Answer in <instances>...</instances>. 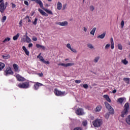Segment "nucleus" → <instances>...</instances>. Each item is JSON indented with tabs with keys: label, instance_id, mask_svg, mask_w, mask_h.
Segmentation results:
<instances>
[{
	"label": "nucleus",
	"instance_id": "36",
	"mask_svg": "<svg viewBox=\"0 0 130 130\" xmlns=\"http://www.w3.org/2000/svg\"><path fill=\"white\" fill-rule=\"evenodd\" d=\"M37 21H38V18L36 17L35 18L34 21L32 22L33 25H37Z\"/></svg>",
	"mask_w": 130,
	"mask_h": 130
},
{
	"label": "nucleus",
	"instance_id": "57",
	"mask_svg": "<svg viewBox=\"0 0 130 130\" xmlns=\"http://www.w3.org/2000/svg\"><path fill=\"white\" fill-rule=\"evenodd\" d=\"M44 62L46 63V64H49L50 62L49 61H45L44 60Z\"/></svg>",
	"mask_w": 130,
	"mask_h": 130
},
{
	"label": "nucleus",
	"instance_id": "42",
	"mask_svg": "<svg viewBox=\"0 0 130 130\" xmlns=\"http://www.w3.org/2000/svg\"><path fill=\"white\" fill-rule=\"evenodd\" d=\"M70 50H71V51H72L73 52H74V53H77V50H76V49H74L72 48L70 49Z\"/></svg>",
	"mask_w": 130,
	"mask_h": 130
},
{
	"label": "nucleus",
	"instance_id": "1",
	"mask_svg": "<svg viewBox=\"0 0 130 130\" xmlns=\"http://www.w3.org/2000/svg\"><path fill=\"white\" fill-rule=\"evenodd\" d=\"M31 2H35L37 4L39 5L40 6V8L44 10V11H45L47 14H49V15H53V13H52V11L50 10L46 9L43 7V3H42V1L41 0H30Z\"/></svg>",
	"mask_w": 130,
	"mask_h": 130
},
{
	"label": "nucleus",
	"instance_id": "63",
	"mask_svg": "<svg viewBox=\"0 0 130 130\" xmlns=\"http://www.w3.org/2000/svg\"><path fill=\"white\" fill-rule=\"evenodd\" d=\"M30 22H31V20L30 19V18H29L28 20V22L30 23Z\"/></svg>",
	"mask_w": 130,
	"mask_h": 130
},
{
	"label": "nucleus",
	"instance_id": "38",
	"mask_svg": "<svg viewBox=\"0 0 130 130\" xmlns=\"http://www.w3.org/2000/svg\"><path fill=\"white\" fill-rule=\"evenodd\" d=\"M111 45L110 44H107L105 47V49L107 50L109 49V47H110Z\"/></svg>",
	"mask_w": 130,
	"mask_h": 130
},
{
	"label": "nucleus",
	"instance_id": "27",
	"mask_svg": "<svg viewBox=\"0 0 130 130\" xmlns=\"http://www.w3.org/2000/svg\"><path fill=\"white\" fill-rule=\"evenodd\" d=\"M124 100H125V98H120L118 99V102L121 104L122 102H123V101H124Z\"/></svg>",
	"mask_w": 130,
	"mask_h": 130
},
{
	"label": "nucleus",
	"instance_id": "52",
	"mask_svg": "<svg viewBox=\"0 0 130 130\" xmlns=\"http://www.w3.org/2000/svg\"><path fill=\"white\" fill-rule=\"evenodd\" d=\"M32 40H33V41H37V38L34 37L32 38Z\"/></svg>",
	"mask_w": 130,
	"mask_h": 130
},
{
	"label": "nucleus",
	"instance_id": "34",
	"mask_svg": "<svg viewBox=\"0 0 130 130\" xmlns=\"http://www.w3.org/2000/svg\"><path fill=\"white\" fill-rule=\"evenodd\" d=\"M10 40H11V38H6L3 41V43H5V42H9V41H10Z\"/></svg>",
	"mask_w": 130,
	"mask_h": 130
},
{
	"label": "nucleus",
	"instance_id": "55",
	"mask_svg": "<svg viewBox=\"0 0 130 130\" xmlns=\"http://www.w3.org/2000/svg\"><path fill=\"white\" fill-rule=\"evenodd\" d=\"M33 46V44L32 43H30L28 44V47L30 48V47H32Z\"/></svg>",
	"mask_w": 130,
	"mask_h": 130
},
{
	"label": "nucleus",
	"instance_id": "48",
	"mask_svg": "<svg viewBox=\"0 0 130 130\" xmlns=\"http://www.w3.org/2000/svg\"><path fill=\"white\" fill-rule=\"evenodd\" d=\"M22 23H23V20H21L19 21V27H21V26H22Z\"/></svg>",
	"mask_w": 130,
	"mask_h": 130
},
{
	"label": "nucleus",
	"instance_id": "15",
	"mask_svg": "<svg viewBox=\"0 0 130 130\" xmlns=\"http://www.w3.org/2000/svg\"><path fill=\"white\" fill-rule=\"evenodd\" d=\"M62 8V4L60 2H58L57 4V10H58L59 11H60Z\"/></svg>",
	"mask_w": 130,
	"mask_h": 130
},
{
	"label": "nucleus",
	"instance_id": "49",
	"mask_svg": "<svg viewBox=\"0 0 130 130\" xmlns=\"http://www.w3.org/2000/svg\"><path fill=\"white\" fill-rule=\"evenodd\" d=\"M111 49H114V44H111Z\"/></svg>",
	"mask_w": 130,
	"mask_h": 130
},
{
	"label": "nucleus",
	"instance_id": "41",
	"mask_svg": "<svg viewBox=\"0 0 130 130\" xmlns=\"http://www.w3.org/2000/svg\"><path fill=\"white\" fill-rule=\"evenodd\" d=\"M6 20H7V16H4L3 18H2V22L3 23H4L5 21H6Z\"/></svg>",
	"mask_w": 130,
	"mask_h": 130
},
{
	"label": "nucleus",
	"instance_id": "54",
	"mask_svg": "<svg viewBox=\"0 0 130 130\" xmlns=\"http://www.w3.org/2000/svg\"><path fill=\"white\" fill-rule=\"evenodd\" d=\"M110 40H111V44H114V42H113V38H111Z\"/></svg>",
	"mask_w": 130,
	"mask_h": 130
},
{
	"label": "nucleus",
	"instance_id": "30",
	"mask_svg": "<svg viewBox=\"0 0 130 130\" xmlns=\"http://www.w3.org/2000/svg\"><path fill=\"white\" fill-rule=\"evenodd\" d=\"M87 124H88V121L87 120H84L82 121V125H83V126H87Z\"/></svg>",
	"mask_w": 130,
	"mask_h": 130
},
{
	"label": "nucleus",
	"instance_id": "60",
	"mask_svg": "<svg viewBox=\"0 0 130 130\" xmlns=\"http://www.w3.org/2000/svg\"><path fill=\"white\" fill-rule=\"evenodd\" d=\"M12 6V8H16V5L14 4V3H11Z\"/></svg>",
	"mask_w": 130,
	"mask_h": 130
},
{
	"label": "nucleus",
	"instance_id": "7",
	"mask_svg": "<svg viewBox=\"0 0 130 130\" xmlns=\"http://www.w3.org/2000/svg\"><path fill=\"white\" fill-rule=\"evenodd\" d=\"M54 94L56 95V96H64V95H66V91H60L59 90H58V89H57V88H55L54 89Z\"/></svg>",
	"mask_w": 130,
	"mask_h": 130
},
{
	"label": "nucleus",
	"instance_id": "17",
	"mask_svg": "<svg viewBox=\"0 0 130 130\" xmlns=\"http://www.w3.org/2000/svg\"><path fill=\"white\" fill-rule=\"evenodd\" d=\"M104 98H105V99H106V100H107V101H108V102H109V103H110V102H111V100L110 99V98H109V96L107 94H105L103 95Z\"/></svg>",
	"mask_w": 130,
	"mask_h": 130
},
{
	"label": "nucleus",
	"instance_id": "51",
	"mask_svg": "<svg viewBox=\"0 0 130 130\" xmlns=\"http://www.w3.org/2000/svg\"><path fill=\"white\" fill-rule=\"evenodd\" d=\"M21 42H26V39L25 38H22L21 39Z\"/></svg>",
	"mask_w": 130,
	"mask_h": 130
},
{
	"label": "nucleus",
	"instance_id": "16",
	"mask_svg": "<svg viewBox=\"0 0 130 130\" xmlns=\"http://www.w3.org/2000/svg\"><path fill=\"white\" fill-rule=\"evenodd\" d=\"M101 109H102V107H101V106H97L96 108L94 109V111L95 112H100V111H101Z\"/></svg>",
	"mask_w": 130,
	"mask_h": 130
},
{
	"label": "nucleus",
	"instance_id": "11",
	"mask_svg": "<svg viewBox=\"0 0 130 130\" xmlns=\"http://www.w3.org/2000/svg\"><path fill=\"white\" fill-rule=\"evenodd\" d=\"M77 115H83L84 114V110L82 109L79 108L76 111Z\"/></svg>",
	"mask_w": 130,
	"mask_h": 130
},
{
	"label": "nucleus",
	"instance_id": "21",
	"mask_svg": "<svg viewBox=\"0 0 130 130\" xmlns=\"http://www.w3.org/2000/svg\"><path fill=\"white\" fill-rule=\"evenodd\" d=\"M97 29V28L96 27H93L92 28V29L91 30V31L90 32V35H93V36H94V34H95V32H96V29Z\"/></svg>",
	"mask_w": 130,
	"mask_h": 130
},
{
	"label": "nucleus",
	"instance_id": "35",
	"mask_svg": "<svg viewBox=\"0 0 130 130\" xmlns=\"http://www.w3.org/2000/svg\"><path fill=\"white\" fill-rule=\"evenodd\" d=\"M87 47L90 48V49H93L94 48V46L91 44H88Z\"/></svg>",
	"mask_w": 130,
	"mask_h": 130
},
{
	"label": "nucleus",
	"instance_id": "18",
	"mask_svg": "<svg viewBox=\"0 0 130 130\" xmlns=\"http://www.w3.org/2000/svg\"><path fill=\"white\" fill-rule=\"evenodd\" d=\"M13 68L15 70V71L17 72V73H19V72H20V70H19V68H18V65H17V64H14Z\"/></svg>",
	"mask_w": 130,
	"mask_h": 130
},
{
	"label": "nucleus",
	"instance_id": "12",
	"mask_svg": "<svg viewBox=\"0 0 130 130\" xmlns=\"http://www.w3.org/2000/svg\"><path fill=\"white\" fill-rule=\"evenodd\" d=\"M40 86H43V84L39 82L36 83L34 87V90H37L38 89H39V87H40Z\"/></svg>",
	"mask_w": 130,
	"mask_h": 130
},
{
	"label": "nucleus",
	"instance_id": "53",
	"mask_svg": "<svg viewBox=\"0 0 130 130\" xmlns=\"http://www.w3.org/2000/svg\"><path fill=\"white\" fill-rule=\"evenodd\" d=\"M24 4L26 6H29V3L28 2V1H24Z\"/></svg>",
	"mask_w": 130,
	"mask_h": 130
},
{
	"label": "nucleus",
	"instance_id": "39",
	"mask_svg": "<svg viewBox=\"0 0 130 130\" xmlns=\"http://www.w3.org/2000/svg\"><path fill=\"white\" fill-rule=\"evenodd\" d=\"M58 66H61V67H64V68H67V63H60L58 64Z\"/></svg>",
	"mask_w": 130,
	"mask_h": 130
},
{
	"label": "nucleus",
	"instance_id": "43",
	"mask_svg": "<svg viewBox=\"0 0 130 130\" xmlns=\"http://www.w3.org/2000/svg\"><path fill=\"white\" fill-rule=\"evenodd\" d=\"M82 87L84 88V89H88V84H83Z\"/></svg>",
	"mask_w": 130,
	"mask_h": 130
},
{
	"label": "nucleus",
	"instance_id": "6",
	"mask_svg": "<svg viewBox=\"0 0 130 130\" xmlns=\"http://www.w3.org/2000/svg\"><path fill=\"white\" fill-rule=\"evenodd\" d=\"M8 7V2H6L5 3H1L0 4V12L1 13H5V11H6V9Z\"/></svg>",
	"mask_w": 130,
	"mask_h": 130
},
{
	"label": "nucleus",
	"instance_id": "29",
	"mask_svg": "<svg viewBox=\"0 0 130 130\" xmlns=\"http://www.w3.org/2000/svg\"><path fill=\"white\" fill-rule=\"evenodd\" d=\"M123 81H124V82H125L126 83H127V85H128V84H129V78H123Z\"/></svg>",
	"mask_w": 130,
	"mask_h": 130
},
{
	"label": "nucleus",
	"instance_id": "2",
	"mask_svg": "<svg viewBox=\"0 0 130 130\" xmlns=\"http://www.w3.org/2000/svg\"><path fill=\"white\" fill-rule=\"evenodd\" d=\"M102 123L103 121L100 118H97L92 122V124L95 127H100L102 125Z\"/></svg>",
	"mask_w": 130,
	"mask_h": 130
},
{
	"label": "nucleus",
	"instance_id": "33",
	"mask_svg": "<svg viewBox=\"0 0 130 130\" xmlns=\"http://www.w3.org/2000/svg\"><path fill=\"white\" fill-rule=\"evenodd\" d=\"M74 65H75V63H74V62L66 63L67 68H68V67H72Z\"/></svg>",
	"mask_w": 130,
	"mask_h": 130
},
{
	"label": "nucleus",
	"instance_id": "62",
	"mask_svg": "<svg viewBox=\"0 0 130 130\" xmlns=\"http://www.w3.org/2000/svg\"><path fill=\"white\" fill-rule=\"evenodd\" d=\"M25 19H30L28 16H26Z\"/></svg>",
	"mask_w": 130,
	"mask_h": 130
},
{
	"label": "nucleus",
	"instance_id": "14",
	"mask_svg": "<svg viewBox=\"0 0 130 130\" xmlns=\"http://www.w3.org/2000/svg\"><path fill=\"white\" fill-rule=\"evenodd\" d=\"M22 49H23V51H24L25 54L26 55H27L28 56H29L30 52H29V51H28V49H27V48H26V47H25V46H23L22 47Z\"/></svg>",
	"mask_w": 130,
	"mask_h": 130
},
{
	"label": "nucleus",
	"instance_id": "5",
	"mask_svg": "<svg viewBox=\"0 0 130 130\" xmlns=\"http://www.w3.org/2000/svg\"><path fill=\"white\" fill-rule=\"evenodd\" d=\"M105 105L106 108L109 111L110 114H114V109H113V108L111 107V106L109 104H108V103L105 102Z\"/></svg>",
	"mask_w": 130,
	"mask_h": 130
},
{
	"label": "nucleus",
	"instance_id": "25",
	"mask_svg": "<svg viewBox=\"0 0 130 130\" xmlns=\"http://www.w3.org/2000/svg\"><path fill=\"white\" fill-rule=\"evenodd\" d=\"M106 35V33L104 32L102 35L98 36V38H100V39H103L104 37H105V36Z\"/></svg>",
	"mask_w": 130,
	"mask_h": 130
},
{
	"label": "nucleus",
	"instance_id": "40",
	"mask_svg": "<svg viewBox=\"0 0 130 130\" xmlns=\"http://www.w3.org/2000/svg\"><path fill=\"white\" fill-rule=\"evenodd\" d=\"M66 46H67V48H68V49L71 50L72 48V46L71 45V44H70V43L67 44Z\"/></svg>",
	"mask_w": 130,
	"mask_h": 130
},
{
	"label": "nucleus",
	"instance_id": "26",
	"mask_svg": "<svg viewBox=\"0 0 130 130\" xmlns=\"http://www.w3.org/2000/svg\"><path fill=\"white\" fill-rule=\"evenodd\" d=\"M121 62L125 66H126L128 63V61L126 60V59H124L121 60Z\"/></svg>",
	"mask_w": 130,
	"mask_h": 130
},
{
	"label": "nucleus",
	"instance_id": "61",
	"mask_svg": "<svg viewBox=\"0 0 130 130\" xmlns=\"http://www.w3.org/2000/svg\"><path fill=\"white\" fill-rule=\"evenodd\" d=\"M117 92L116 89H114V90H113L112 93H113V94H115V93Z\"/></svg>",
	"mask_w": 130,
	"mask_h": 130
},
{
	"label": "nucleus",
	"instance_id": "45",
	"mask_svg": "<svg viewBox=\"0 0 130 130\" xmlns=\"http://www.w3.org/2000/svg\"><path fill=\"white\" fill-rule=\"evenodd\" d=\"M121 28H123V27L124 26V21L123 20H122L121 22Z\"/></svg>",
	"mask_w": 130,
	"mask_h": 130
},
{
	"label": "nucleus",
	"instance_id": "32",
	"mask_svg": "<svg viewBox=\"0 0 130 130\" xmlns=\"http://www.w3.org/2000/svg\"><path fill=\"white\" fill-rule=\"evenodd\" d=\"M3 57L4 59H9L10 58V56L9 54L4 55L3 56Z\"/></svg>",
	"mask_w": 130,
	"mask_h": 130
},
{
	"label": "nucleus",
	"instance_id": "56",
	"mask_svg": "<svg viewBox=\"0 0 130 130\" xmlns=\"http://www.w3.org/2000/svg\"><path fill=\"white\" fill-rule=\"evenodd\" d=\"M74 130H82L81 127H76Z\"/></svg>",
	"mask_w": 130,
	"mask_h": 130
},
{
	"label": "nucleus",
	"instance_id": "4",
	"mask_svg": "<svg viewBox=\"0 0 130 130\" xmlns=\"http://www.w3.org/2000/svg\"><path fill=\"white\" fill-rule=\"evenodd\" d=\"M29 82H24L22 83H19L17 84V86L19 87V88H21L22 89H28L29 88Z\"/></svg>",
	"mask_w": 130,
	"mask_h": 130
},
{
	"label": "nucleus",
	"instance_id": "64",
	"mask_svg": "<svg viewBox=\"0 0 130 130\" xmlns=\"http://www.w3.org/2000/svg\"><path fill=\"white\" fill-rule=\"evenodd\" d=\"M47 1H48V2H52V0H47Z\"/></svg>",
	"mask_w": 130,
	"mask_h": 130
},
{
	"label": "nucleus",
	"instance_id": "31",
	"mask_svg": "<svg viewBox=\"0 0 130 130\" xmlns=\"http://www.w3.org/2000/svg\"><path fill=\"white\" fill-rule=\"evenodd\" d=\"M126 122L127 124L130 125V115L128 116V117L126 118Z\"/></svg>",
	"mask_w": 130,
	"mask_h": 130
},
{
	"label": "nucleus",
	"instance_id": "24",
	"mask_svg": "<svg viewBox=\"0 0 130 130\" xmlns=\"http://www.w3.org/2000/svg\"><path fill=\"white\" fill-rule=\"evenodd\" d=\"M36 47H37V48H42V49H45V47L44 46H42L39 44H36Z\"/></svg>",
	"mask_w": 130,
	"mask_h": 130
},
{
	"label": "nucleus",
	"instance_id": "44",
	"mask_svg": "<svg viewBox=\"0 0 130 130\" xmlns=\"http://www.w3.org/2000/svg\"><path fill=\"white\" fill-rule=\"evenodd\" d=\"M67 9V4H64V5H63L62 6V10H64L65 9Z\"/></svg>",
	"mask_w": 130,
	"mask_h": 130
},
{
	"label": "nucleus",
	"instance_id": "37",
	"mask_svg": "<svg viewBox=\"0 0 130 130\" xmlns=\"http://www.w3.org/2000/svg\"><path fill=\"white\" fill-rule=\"evenodd\" d=\"M118 48L119 49V50H122V45L121 44H118Z\"/></svg>",
	"mask_w": 130,
	"mask_h": 130
},
{
	"label": "nucleus",
	"instance_id": "23",
	"mask_svg": "<svg viewBox=\"0 0 130 130\" xmlns=\"http://www.w3.org/2000/svg\"><path fill=\"white\" fill-rule=\"evenodd\" d=\"M19 37H20V34L18 33L16 36H14L13 37V39L14 41H16V40H18V38H19Z\"/></svg>",
	"mask_w": 130,
	"mask_h": 130
},
{
	"label": "nucleus",
	"instance_id": "46",
	"mask_svg": "<svg viewBox=\"0 0 130 130\" xmlns=\"http://www.w3.org/2000/svg\"><path fill=\"white\" fill-rule=\"evenodd\" d=\"M75 82L76 84H80L81 83V81L80 80H75Z\"/></svg>",
	"mask_w": 130,
	"mask_h": 130
},
{
	"label": "nucleus",
	"instance_id": "9",
	"mask_svg": "<svg viewBox=\"0 0 130 130\" xmlns=\"http://www.w3.org/2000/svg\"><path fill=\"white\" fill-rule=\"evenodd\" d=\"M56 24L57 25H59V26H62V27H63L64 26H68V25L69 24V22H68V21H63L62 22H56Z\"/></svg>",
	"mask_w": 130,
	"mask_h": 130
},
{
	"label": "nucleus",
	"instance_id": "47",
	"mask_svg": "<svg viewBox=\"0 0 130 130\" xmlns=\"http://www.w3.org/2000/svg\"><path fill=\"white\" fill-rule=\"evenodd\" d=\"M90 10L93 12V11H94V10H95V8H94V6H91L90 7Z\"/></svg>",
	"mask_w": 130,
	"mask_h": 130
},
{
	"label": "nucleus",
	"instance_id": "58",
	"mask_svg": "<svg viewBox=\"0 0 130 130\" xmlns=\"http://www.w3.org/2000/svg\"><path fill=\"white\" fill-rule=\"evenodd\" d=\"M83 30L84 31V32H87V27H83Z\"/></svg>",
	"mask_w": 130,
	"mask_h": 130
},
{
	"label": "nucleus",
	"instance_id": "22",
	"mask_svg": "<svg viewBox=\"0 0 130 130\" xmlns=\"http://www.w3.org/2000/svg\"><path fill=\"white\" fill-rule=\"evenodd\" d=\"M31 39H30L29 38V37H28V36L26 35L25 36V42H26V43H30V42H31Z\"/></svg>",
	"mask_w": 130,
	"mask_h": 130
},
{
	"label": "nucleus",
	"instance_id": "19",
	"mask_svg": "<svg viewBox=\"0 0 130 130\" xmlns=\"http://www.w3.org/2000/svg\"><path fill=\"white\" fill-rule=\"evenodd\" d=\"M99 59H100V57L99 56H96L93 59V62H94V63H97V62H98V61H99Z\"/></svg>",
	"mask_w": 130,
	"mask_h": 130
},
{
	"label": "nucleus",
	"instance_id": "10",
	"mask_svg": "<svg viewBox=\"0 0 130 130\" xmlns=\"http://www.w3.org/2000/svg\"><path fill=\"white\" fill-rule=\"evenodd\" d=\"M16 79H17V81H19V82H24V81H25V78L19 74L16 75Z\"/></svg>",
	"mask_w": 130,
	"mask_h": 130
},
{
	"label": "nucleus",
	"instance_id": "28",
	"mask_svg": "<svg viewBox=\"0 0 130 130\" xmlns=\"http://www.w3.org/2000/svg\"><path fill=\"white\" fill-rule=\"evenodd\" d=\"M5 63L3 62H0V71H2L3 69L5 68Z\"/></svg>",
	"mask_w": 130,
	"mask_h": 130
},
{
	"label": "nucleus",
	"instance_id": "20",
	"mask_svg": "<svg viewBox=\"0 0 130 130\" xmlns=\"http://www.w3.org/2000/svg\"><path fill=\"white\" fill-rule=\"evenodd\" d=\"M41 53L39 54V55L37 56V58H39V59L41 60V61H42L44 62V58H43V56H41Z\"/></svg>",
	"mask_w": 130,
	"mask_h": 130
},
{
	"label": "nucleus",
	"instance_id": "50",
	"mask_svg": "<svg viewBox=\"0 0 130 130\" xmlns=\"http://www.w3.org/2000/svg\"><path fill=\"white\" fill-rule=\"evenodd\" d=\"M34 14H35V12L34 11H32L30 14V15L31 16V17L34 16Z\"/></svg>",
	"mask_w": 130,
	"mask_h": 130
},
{
	"label": "nucleus",
	"instance_id": "3",
	"mask_svg": "<svg viewBox=\"0 0 130 130\" xmlns=\"http://www.w3.org/2000/svg\"><path fill=\"white\" fill-rule=\"evenodd\" d=\"M128 103H126L124 106V110L121 112V117H124L125 115H127V113L128 112Z\"/></svg>",
	"mask_w": 130,
	"mask_h": 130
},
{
	"label": "nucleus",
	"instance_id": "59",
	"mask_svg": "<svg viewBox=\"0 0 130 130\" xmlns=\"http://www.w3.org/2000/svg\"><path fill=\"white\" fill-rule=\"evenodd\" d=\"M38 76H39V77H42L43 76V73H39Z\"/></svg>",
	"mask_w": 130,
	"mask_h": 130
},
{
	"label": "nucleus",
	"instance_id": "13",
	"mask_svg": "<svg viewBox=\"0 0 130 130\" xmlns=\"http://www.w3.org/2000/svg\"><path fill=\"white\" fill-rule=\"evenodd\" d=\"M39 12L42 15V16H45V17H48V14H47L45 12L42 10L41 9H38Z\"/></svg>",
	"mask_w": 130,
	"mask_h": 130
},
{
	"label": "nucleus",
	"instance_id": "8",
	"mask_svg": "<svg viewBox=\"0 0 130 130\" xmlns=\"http://www.w3.org/2000/svg\"><path fill=\"white\" fill-rule=\"evenodd\" d=\"M14 74V72H13V71H12V69L11 68H9L6 69L5 71V76H9V75H13Z\"/></svg>",
	"mask_w": 130,
	"mask_h": 130
}]
</instances>
